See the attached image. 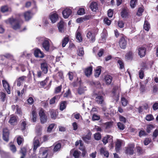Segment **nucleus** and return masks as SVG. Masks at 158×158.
Masks as SVG:
<instances>
[{
	"instance_id": "f257e3e1",
	"label": "nucleus",
	"mask_w": 158,
	"mask_h": 158,
	"mask_svg": "<svg viewBox=\"0 0 158 158\" xmlns=\"http://www.w3.org/2000/svg\"><path fill=\"white\" fill-rule=\"evenodd\" d=\"M105 95L102 90L98 92L97 93H95L94 95L96 96L95 100L98 104H102L104 102V98L103 95Z\"/></svg>"
},
{
	"instance_id": "f03ea898",
	"label": "nucleus",
	"mask_w": 158,
	"mask_h": 158,
	"mask_svg": "<svg viewBox=\"0 0 158 158\" xmlns=\"http://www.w3.org/2000/svg\"><path fill=\"white\" fill-rule=\"evenodd\" d=\"M8 21L14 29L17 30L20 28V25L19 23L18 20L11 18L8 20Z\"/></svg>"
},
{
	"instance_id": "7ed1b4c3",
	"label": "nucleus",
	"mask_w": 158,
	"mask_h": 158,
	"mask_svg": "<svg viewBox=\"0 0 158 158\" xmlns=\"http://www.w3.org/2000/svg\"><path fill=\"white\" fill-rule=\"evenodd\" d=\"M41 139L40 135H38L36 136L34 138L33 145V151L35 152L38 147L40 146V140Z\"/></svg>"
},
{
	"instance_id": "20e7f679",
	"label": "nucleus",
	"mask_w": 158,
	"mask_h": 158,
	"mask_svg": "<svg viewBox=\"0 0 158 158\" xmlns=\"http://www.w3.org/2000/svg\"><path fill=\"white\" fill-rule=\"evenodd\" d=\"M136 50L140 57L142 58L145 56L146 50L145 47L143 46L139 47L137 48Z\"/></svg>"
},
{
	"instance_id": "39448f33",
	"label": "nucleus",
	"mask_w": 158,
	"mask_h": 158,
	"mask_svg": "<svg viewBox=\"0 0 158 158\" xmlns=\"http://www.w3.org/2000/svg\"><path fill=\"white\" fill-rule=\"evenodd\" d=\"M2 138L3 140L6 142L9 140L10 132L7 127L4 128L3 129Z\"/></svg>"
},
{
	"instance_id": "423d86ee",
	"label": "nucleus",
	"mask_w": 158,
	"mask_h": 158,
	"mask_svg": "<svg viewBox=\"0 0 158 158\" xmlns=\"http://www.w3.org/2000/svg\"><path fill=\"white\" fill-rule=\"evenodd\" d=\"M135 145L131 144L128 146L126 148L125 152L127 154L132 155L134 153Z\"/></svg>"
},
{
	"instance_id": "0eeeda50",
	"label": "nucleus",
	"mask_w": 158,
	"mask_h": 158,
	"mask_svg": "<svg viewBox=\"0 0 158 158\" xmlns=\"http://www.w3.org/2000/svg\"><path fill=\"white\" fill-rule=\"evenodd\" d=\"M119 44L121 48L123 49H125L127 44L126 38L124 37H122L119 40Z\"/></svg>"
},
{
	"instance_id": "6e6552de",
	"label": "nucleus",
	"mask_w": 158,
	"mask_h": 158,
	"mask_svg": "<svg viewBox=\"0 0 158 158\" xmlns=\"http://www.w3.org/2000/svg\"><path fill=\"white\" fill-rule=\"evenodd\" d=\"M50 153V150L45 149L42 152H40L39 158H47V156Z\"/></svg>"
},
{
	"instance_id": "1a4fd4ad",
	"label": "nucleus",
	"mask_w": 158,
	"mask_h": 158,
	"mask_svg": "<svg viewBox=\"0 0 158 158\" xmlns=\"http://www.w3.org/2000/svg\"><path fill=\"white\" fill-rule=\"evenodd\" d=\"M49 18L52 23H55L58 19V14L56 12H53L50 14Z\"/></svg>"
},
{
	"instance_id": "9d476101",
	"label": "nucleus",
	"mask_w": 158,
	"mask_h": 158,
	"mask_svg": "<svg viewBox=\"0 0 158 158\" xmlns=\"http://www.w3.org/2000/svg\"><path fill=\"white\" fill-rule=\"evenodd\" d=\"M92 133L89 131L87 134L82 137V139L86 143H88L91 139Z\"/></svg>"
},
{
	"instance_id": "9b49d317",
	"label": "nucleus",
	"mask_w": 158,
	"mask_h": 158,
	"mask_svg": "<svg viewBox=\"0 0 158 158\" xmlns=\"http://www.w3.org/2000/svg\"><path fill=\"white\" fill-rule=\"evenodd\" d=\"M42 46L44 49L47 52L49 50V41L48 40H45L42 43Z\"/></svg>"
},
{
	"instance_id": "f8f14e48",
	"label": "nucleus",
	"mask_w": 158,
	"mask_h": 158,
	"mask_svg": "<svg viewBox=\"0 0 158 158\" xmlns=\"http://www.w3.org/2000/svg\"><path fill=\"white\" fill-rule=\"evenodd\" d=\"M71 13V10L70 9L67 8L64 9L62 12L63 17L65 19L68 18Z\"/></svg>"
},
{
	"instance_id": "ddd939ff",
	"label": "nucleus",
	"mask_w": 158,
	"mask_h": 158,
	"mask_svg": "<svg viewBox=\"0 0 158 158\" xmlns=\"http://www.w3.org/2000/svg\"><path fill=\"white\" fill-rule=\"evenodd\" d=\"M34 55L36 57L43 58L44 57V54L40 49H35L34 52Z\"/></svg>"
},
{
	"instance_id": "4468645a",
	"label": "nucleus",
	"mask_w": 158,
	"mask_h": 158,
	"mask_svg": "<svg viewBox=\"0 0 158 158\" xmlns=\"http://www.w3.org/2000/svg\"><path fill=\"white\" fill-rule=\"evenodd\" d=\"M87 37L90 40V42L93 43L95 40V36L94 34L91 32V31H89L87 34Z\"/></svg>"
},
{
	"instance_id": "2eb2a0df",
	"label": "nucleus",
	"mask_w": 158,
	"mask_h": 158,
	"mask_svg": "<svg viewBox=\"0 0 158 158\" xmlns=\"http://www.w3.org/2000/svg\"><path fill=\"white\" fill-rule=\"evenodd\" d=\"M93 67L92 66H90L85 69L84 72L85 75L87 77H89L92 74Z\"/></svg>"
},
{
	"instance_id": "dca6fc26",
	"label": "nucleus",
	"mask_w": 158,
	"mask_h": 158,
	"mask_svg": "<svg viewBox=\"0 0 158 158\" xmlns=\"http://www.w3.org/2000/svg\"><path fill=\"white\" fill-rule=\"evenodd\" d=\"M18 119L16 116H11L10 120L9 121V123L11 125H14L17 123Z\"/></svg>"
},
{
	"instance_id": "f3484780",
	"label": "nucleus",
	"mask_w": 158,
	"mask_h": 158,
	"mask_svg": "<svg viewBox=\"0 0 158 158\" xmlns=\"http://www.w3.org/2000/svg\"><path fill=\"white\" fill-rule=\"evenodd\" d=\"M41 69L44 73H47L48 71V66L46 62H44L41 64Z\"/></svg>"
},
{
	"instance_id": "a211bd4d",
	"label": "nucleus",
	"mask_w": 158,
	"mask_h": 158,
	"mask_svg": "<svg viewBox=\"0 0 158 158\" xmlns=\"http://www.w3.org/2000/svg\"><path fill=\"white\" fill-rule=\"evenodd\" d=\"M100 153L101 155H103L106 157H108L109 153L108 151L105 148L102 147L100 149Z\"/></svg>"
},
{
	"instance_id": "6ab92c4d",
	"label": "nucleus",
	"mask_w": 158,
	"mask_h": 158,
	"mask_svg": "<svg viewBox=\"0 0 158 158\" xmlns=\"http://www.w3.org/2000/svg\"><path fill=\"white\" fill-rule=\"evenodd\" d=\"M51 81L49 80V78L47 77L44 80L40 82V85L41 86L43 87L45 85H46L47 83L48 82L49 84L48 86L49 87L51 85ZM49 87H48V88Z\"/></svg>"
},
{
	"instance_id": "aec40b11",
	"label": "nucleus",
	"mask_w": 158,
	"mask_h": 158,
	"mask_svg": "<svg viewBox=\"0 0 158 158\" xmlns=\"http://www.w3.org/2000/svg\"><path fill=\"white\" fill-rule=\"evenodd\" d=\"M51 118L53 119H55L58 115V112L55 110H51L50 111Z\"/></svg>"
},
{
	"instance_id": "412c9836",
	"label": "nucleus",
	"mask_w": 158,
	"mask_h": 158,
	"mask_svg": "<svg viewBox=\"0 0 158 158\" xmlns=\"http://www.w3.org/2000/svg\"><path fill=\"white\" fill-rule=\"evenodd\" d=\"M105 80L106 84L110 85L111 84L113 79L112 77L109 75H107L105 76Z\"/></svg>"
},
{
	"instance_id": "4be33fe9",
	"label": "nucleus",
	"mask_w": 158,
	"mask_h": 158,
	"mask_svg": "<svg viewBox=\"0 0 158 158\" xmlns=\"http://www.w3.org/2000/svg\"><path fill=\"white\" fill-rule=\"evenodd\" d=\"M122 142L121 140H117L115 143V149L117 152H118L122 146Z\"/></svg>"
},
{
	"instance_id": "5701e85b",
	"label": "nucleus",
	"mask_w": 158,
	"mask_h": 158,
	"mask_svg": "<svg viewBox=\"0 0 158 158\" xmlns=\"http://www.w3.org/2000/svg\"><path fill=\"white\" fill-rule=\"evenodd\" d=\"M32 118L31 119V121L33 122H35L36 121L37 118V113L35 110L34 109L31 111Z\"/></svg>"
},
{
	"instance_id": "b1692460",
	"label": "nucleus",
	"mask_w": 158,
	"mask_h": 158,
	"mask_svg": "<svg viewBox=\"0 0 158 158\" xmlns=\"http://www.w3.org/2000/svg\"><path fill=\"white\" fill-rule=\"evenodd\" d=\"M90 7L92 10L95 11L98 9L97 3L95 2H92L90 6Z\"/></svg>"
},
{
	"instance_id": "393cba45",
	"label": "nucleus",
	"mask_w": 158,
	"mask_h": 158,
	"mask_svg": "<svg viewBox=\"0 0 158 158\" xmlns=\"http://www.w3.org/2000/svg\"><path fill=\"white\" fill-rule=\"evenodd\" d=\"M32 15L30 11H27L24 14V17L26 21L29 20L31 17Z\"/></svg>"
},
{
	"instance_id": "a878e982",
	"label": "nucleus",
	"mask_w": 158,
	"mask_h": 158,
	"mask_svg": "<svg viewBox=\"0 0 158 158\" xmlns=\"http://www.w3.org/2000/svg\"><path fill=\"white\" fill-rule=\"evenodd\" d=\"M58 28L60 32H62L64 31V22L62 21H60L58 23Z\"/></svg>"
},
{
	"instance_id": "bb28decb",
	"label": "nucleus",
	"mask_w": 158,
	"mask_h": 158,
	"mask_svg": "<svg viewBox=\"0 0 158 158\" xmlns=\"http://www.w3.org/2000/svg\"><path fill=\"white\" fill-rule=\"evenodd\" d=\"M26 77L25 76H22L19 78L17 80L16 82H17V85L18 86H20L23 81H24Z\"/></svg>"
},
{
	"instance_id": "cd10ccee",
	"label": "nucleus",
	"mask_w": 158,
	"mask_h": 158,
	"mask_svg": "<svg viewBox=\"0 0 158 158\" xmlns=\"http://www.w3.org/2000/svg\"><path fill=\"white\" fill-rule=\"evenodd\" d=\"M7 98L6 97V94L3 92H0V99L1 102H4L5 100H7Z\"/></svg>"
},
{
	"instance_id": "c85d7f7f",
	"label": "nucleus",
	"mask_w": 158,
	"mask_h": 158,
	"mask_svg": "<svg viewBox=\"0 0 158 158\" xmlns=\"http://www.w3.org/2000/svg\"><path fill=\"white\" fill-rule=\"evenodd\" d=\"M137 152L139 155H142L145 152V150L143 148L139 146H136V147Z\"/></svg>"
},
{
	"instance_id": "c756f323",
	"label": "nucleus",
	"mask_w": 158,
	"mask_h": 158,
	"mask_svg": "<svg viewBox=\"0 0 158 158\" xmlns=\"http://www.w3.org/2000/svg\"><path fill=\"white\" fill-rule=\"evenodd\" d=\"M61 145L60 143H57L54 146L53 148L54 152H56L59 151L61 148Z\"/></svg>"
},
{
	"instance_id": "7c9ffc66",
	"label": "nucleus",
	"mask_w": 158,
	"mask_h": 158,
	"mask_svg": "<svg viewBox=\"0 0 158 158\" xmlns=\"http://www.w3.org/2000/svg\"><path fill=\"white\" fill-rule=\"evenodd\" d=\"M76 38L77 40L79 42H81L82 41V38L81 36V33L77 30L76 32Z\"/></svg>"
},
{
	"instance_id": "2f4dec72",
	"label": "nucleus",
	"mask_w": 158,
	"mask_h": 158,
	"mask_svg": "<svg viewBox=\"0 0 158 158\" xmlns=\"http://www.w3.org/2000/svg\"><path fill=\"white\" fill-rule=\"evenodd\" d=\"M1 11L3 13H4L8 11H11V9L9 8L6 6H4L1 7Z\"/></svg>"
},
{
	"instance_id": "473e14b6",
	"label": "nucleus",
	"mask_w": 158,
	"mask_h": 158,
	"mask_svg": "<svg viewBox=\"0 0 158 158\" xmlns=\"http://www.w3.org/2000/svg\"><path fill=\"white\" fill-rule=\"evenodd\" d=\"M67 102L66 101H63L61 102L60 105V109L61 111H63L66 107Z\"/></svg>"
},
{
	"instance_id": "72a5a7b5",
	"label": "nucleus",
	"mask_w": 158,
	"mask_h": 158,
	"mask_svg": "<svg viewBox=\"0 0 158 158\" xmlns=\"http://www.w3.org/2000/svg\"><path fill=\"white\" fill-rule=\"evenodd\" d=\"M154 128L155 126L153 125L150 124L147 125L146 129L147 132L148 133H150L152 130Z\"/></svg>"
},
{
	"instance_id": "f704fd0d",
	"label": "nucleus",
	"mask_w": 158,
	"mask_h": 158,
	"mask_svg": "<svg viewBox=\"0 0 158 158\" xmlns=\"http://www.w3.org/2000/svg\"><path fill=\"white\" fill-rule=\"evenodd\" d=\"M133 54L131 52H129L126 55V59L127 60H131L133 58Z\"/></svg>"
},
{
	"instance_id": "c9c22d12",
	"label": "nucleus",
	"mask_w": 158,
	"mask_h": 158,
	"mask_svg": "<svg viewBox=\"0 0 158 158\" xmlns=\"http://www.w3.org/2000/svg\"><path fill=\"white\" fill-rule=\"evenodd\" d=\"M121 102L122 105L123 106H126L128 103V101L123 97H121Z\"/></svg>"
},
{
	"instance_id": "e433bc0d",
	"label": "nucleus",
	"mask_w": 158,
	"mask_h": 158,
	"mask_svg": "<svg viewBox=\"0 0 158 158\" xmlns=\"http://www.w3.org/2000/svg\"><path fill=\"white\" fill-rule=\"evenodd\" d=\"M127 28L129 29V31L131 32H133L135 30V27L134 25H133L132 23H129L127 25Z\"/></svg>"
},
{
	"instance_id": "4c0bfd02",
	"label": "nucleus",
	"mask_w": 158,
	"mask_h": 158,
	"mask_svg": "<svg viewBox=\"0 0 158 158\" xmlns=\"http://www.w3.org/2000/svg\"><path fill=\"white\" fill-rule=\"evenodd\" d=\"M113 122H108L104 123V125L105 126V128L108 129L111 128L112 127Z\"/></svg>"
},
{
	"instance_id": "58836bf2",
	"label": "nucleus",
	"mask_w": 158,
	"mask_h": 158,
	"mask_svg": "<svg viewBox=\"0 0 158 158\" xmlns=\"http://www.w3.org/2000/svg\"><path fill=\"white\" fill-rule=\"evenodd\" d=\"M17 141L18 145H20L24 142L23 138L20 136H19L17 138Z\"/></svg>"
},
{
	"instance_id": "ea45409f",
	"label": "nucleus",
	"mask_w": 158,
	"mask_h": 158,
	"mask_svg": "<svg viewBox=\"0 0 158 158\" xmlns=\"http://www.w3.org/2000/svg\"><path fill=\"white\" fill-rule=\"evenodd\" d=\"M145 119L147 121H150L153 120L154 118L152 114H148L146 116Z\"/></svg>"
},
{
	"instance_id": "a19ab883",
	"label": "nucleus",
	"mask_w": 158,
	"mask_h": 158,
	"mask_svg": "<svg viewBox=\"0 0 158 158\" xmlns=\"http://www.w3.org/2000/svg\"><path fill=\"white\" fill-rule=\"evenodd\" d=\"M94 137L96 140H99L101 139L102 136L100 133L97 132L94 134Z\"/></svg>"
},
{
	"instance_id": "79ce46f5",
	"label": "nucleus",
	"mask_w": 158,
	"mask_h": 158,
	"mask_svg": "<svg viewBox=\"0 0 158 158\" xmlns=\"http://www.w3.org/2000/svg\"><path fill=\"white\" fill-rule=\"evenodd\" d=\"M150 28V25L147 21H145L143 26L144 29L146 31H148Z\"/></svg>"
},
{
	"instance_id": "37998d69",
	"label": "nucleus",
	"mask_w": 158,
	"mask_h": 158,
	"mask_svg": "<svg viewBox=\"0 0 158 158\" xmlns=\"http://www.w3.org/2000/svg\"><path fill=\"white\" fill-rule=\"evenodd\" d=\"M27 125V123L24 120L22 121V122L21 124V129L22 131H23L26 129V126Z\"/></svg>"
},
{
	"instance_id": "c03bdc74",
	"label": "nucleus",
	"mask_w": 158,
	"mask_h": 158,
	"mask_svg": "<svg viewBox=\"0 0 158 158\" xmlns=\"http://www.w3.org/2000/svg\"><path fill=\"white\" fill-rule=\"evenodd\" d=\"M2 84L4 89H9L10 86L7 82L6 80L2 81Z\"/></svg>"
},
{
	"instance_id": "a18cd8bd",
	"label": "nucleus",
	"mask_w": 158,
	"mask_h": 158,
	"mask_svg": "<svg viewBox=\"0 0 158 158\" xmlns=\"http://www.w3.org/2000/svg\"><path fill=\"white\" fill-rule=\"evenodd\" d=\"M137 2V0H131L130 2V6L131 8H134Z\"/></svg>"
},
{
	"instance_id": "49530a36",
	"label": "nucleus",
	"mask_w": 158,
	"mask_h": 158,
	"mask_svg": "<svg viewBox=\"0 0 158 158\" xmlns=\"http://www.w3.org/2000/svg\"><path fill=\"white\" fill-rule=\"evenodd\" d=\"M101 69L100 68H98L95 70L94 75L96 77H98L99 76L101 73Z\"/></svg>"
},
{
	"instance_id": "de8ad7c7",
	"label": "nucleus",
	"mask_w": 158,
	"mask_h": 158,
	"mask_svg": "<svg viewBox=\"0 0 158 158\" xmlns=\"http://www.w3.org/2000/svg\"><path fill=\"white\" fill-rule=\"evenodd\" d=\"M148 134L146 131L144 130H140L139 133V136L141 137L143 136H145L147 135Z\"/></svg>"
},
{
	"instance_id": "09e8293b",
	"label": "nucleus",
	"mask_w": 158,
	"mask_h": 158,
	"mask_svg": "<svg viewBox=\"0 0 158 158\" xmlns=\"http://www.w3.org/2000/svg\"><path fill=\"white\" fill-rule=\"evenodd\" d=\"M40 122L41 123L43 124L46 123L47 120V116L45 115L40 117Z\"/></svg>"
},
{
	"instance_id": "8fccbe9b",
	"label": "nucleus",
	"mask_w": 158,
	"mask_h": 158,
	"mask_svg": "<svg viewBox=\"0 0 158 158\" xmlns=\"http://www.w3.org/2000/svg\"><path fill=\"white\" fill-rule=\"evenodd\" d=\"M118 128L121 130H123L125 128V125L121 122H118L117 124Z\"/></svg>"
},
{
	"instance_id": "3c124183",
	"label": "nucleus",
	"mask_w": 158,
	"mask_h": 158,
	"mask_svg": "<svg viewBox=\"0 0 158 158\" xmlns=\"http://www.w3.org/2000/svg\"><path fill=\"white\" fill-rule=\"evenodd\" d=\"M84 54V51L83 49L82 48H78V55L79 56H82Z\"/></svg>"
},
{
	"instance_id": "603ef678",
	"label": "nucleus",
	"mask_w": 158,
	"mask_h": 158,
	"mask_svg": "<svg viewBox=\"0 0 158 158\" xmlns=\"http://www.w3.org/2000/svg\"><path fill=\"white\" fill-rule=\"evenodd\" d=\"M20 152L22 155L26 156L27 153V149L26 148L23 147L21 148Z\"/></svg>"
},
{
	"instance_id": "864d4df0",
	"label": "nucleus",
	"mask_w": 158,
	"mask_h": 158,
	"mask_svg": "<svg viewBox=\"0 0 158 158\" xmlns=\"http://www.w3.org/2000/svg\"><path fill=\"white\" fill-rule=\"evenodd\" d=\"M39 114L40 117L46 115L45 113L44 110L41 108L40 110Z\"/></svg>"
},
{
	"instance_id": "5fc2aeb1",
	"label": "nucleus",
	"mask_w": 158,
	"mask_h": 158,
	"mask_svg": "<svg viewBox=\"0 0 158 158\" xmlns=\"http://www.w3.org/2000/svg\"><path fill=\"white\" fill-rule=\"evenodd\" d=\"M110 138V136L109 135H107L106 136L102 138V141L105 145L108 142V139Z\"/></svg>"
},
{
	"instance_id": "6e6d98bb",
	"label": "nucleus",
	"mask_w": 158,
	"mask_h": 158,
	"mask_svg": "<svg viewBox=\"0 0 158 158\" xmlns=\"http://www.w3.org/2000/svg\"><path fill=\"white\" fill-rule=\"evenodd\" d=\"M55 126V123H52L50 124L48 127L47 131L48 132L51 131L52 129Z\"/></svg>"
},
{
	"instance_id": "4d7b16f0",
	"label": "nucleus",
	"mask_w": 158,
	"mask_h": 158,
	"mask_svg": "<svg viewBox=\"0 0 158 158\" xmlns=\"http://www.w3.org/2000/svg\"><path fill=\"white\" fill-rule=\"evenodd\" d=\"M69 41V39L68 38H65L62 40V46L64 47Z\"/></svg>"
},
{
	"instance_id": "13d9d810",
	"label": "nucleus",
	"mask_w": 158,
	"mask_h": 158,
	"mask_svg": "<svg viewBox=\"0 0 158 158\" xmlns=\"http://www.w3.org/2000/svg\"><path fill=\"white\" fill-rule=\"evenodd\" d=\"M77 14L79 15H82L85 14V10L83 8H80L77 11Z\"/></svg>"
},
{
	"instance_id": "bf43d9fd",
	"label": "nucleus",
	"mask_w": 158,
	"mask_h": 158,
	"mask_svg": "<svg viewBox=\"0 0 158 158\" xmlns=\"http://www.w3.org/2000/svg\"><path fill=\"white\" fill-rule=\"evenodd\" d=\"M104 23L108 25H110L111 23V21L107 17L105 18L103 20Z\"/></svg>"
},
{
	"instance_id": "052dcab7",
	"label": "nucleus",
	"mask_w": 158,
	"mask_h": 158,
	"mask_svg": "<svg viewBox=\"0 0 158 158\" xmlns=\"http://www.w3.org/2000/svg\"><path fill=\"white\" fill-rule=\"evenodd\" d=\"M10 150L13 152L15 153L16 151V148L14 144H11L10 146Z\"/></svg>"
},
{
	"instance_id": "680f3d73",
	"label": "nucleus",
	"mask_w": 158,
	"mask_h": 158,
	"mask_svg": "<svg viewBox=\"0 0 158 158\" xmlns=\"http://www.w3.org/2000/svg\"><path fill=\"white\" fill-rule=\"evenodd\" d=\"M158 135V129H156L153 133V139H155Z\"/></svg>"
},
{
	"instance_id": "e2e57ef3",
	"label": "nucleus",
	"mask_w": 158,
	"mask_h": 158,
	"mask_svg": "<svg viewBox=\"0 0 158 158\" xmlns=\"http://www.w3.org/2000/svg\"><path fill=\"white\" fill-rule=\"evenodd\" d=\"M119 119L120 121L124 123H125L126 122L127 119L124 116L120 115H119Z\"/></svg>"
},
{
	"instance_id": "0e129e2a",
	"label": "nucleus",
	"mask_w": 158,
	"mask_h": 158,
	"mask_svg": "<svg viewBox=\"0 0 158 158\" xmlns=\"http://www.w3.org/2000/svg\"><path fill=\"white\" fill-rule=\"evenodd\" d=\"M151 142V140L149 138H146L144 141V144L145 145H147Z\"/></svg>"
},
{
	"instance_id": "69168bd1",
	"label": "nucleus",
	"mask_w": 158,
	"mask_h": 158,
	"mask_svg": "<svg viewBox=\"0 0 158 158\" xmlns=\"http://www.w3.org/2000/svg\"><path fill=\"white\" fill-rule=\"evenodd\" d=\"M143 11V9L142 8H139L137 12V15L138 16H140L141 15Z\"/></svg>"
},
{
	"instance_id": "338daca9",
	"label": "nucleus",
	"mask_w": 158,
	"mask_h": 158,
	"mask_svg": "<svg viewBox=\"0 0 158 158\" xmlns=\"http://www.w3.org/2000/svg\"><path fill=\"white\" fill-rule=\"evenodd\" d=\"M100 118V117L99 116L95 114H94L92 116V119L94 121L98 120Z\"/></svg>"
},
{
	"instance_id": "774afa93",
	"label": "nucleus",
	"mask_w": 158,
	"mask_h": 158,
	"mask_svg": "<svg viewBox=\"0 0 158 158\" xmlns=\"http://www.w3.org/2000/svg\"><path fill=\"white\" fill-rule=\"evenodd\" d=\"M73 156L75 158H79L80 154L77 151L75 150L73 152Z\"/></svg>"
}]
</instances>
